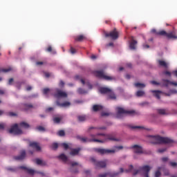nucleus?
Returning a JSON list of instances; mask_svg holds the SVG:
<instances>
[{
    "label": "nucleus",
    "mask_w": 177,
    "mask_h": 177,
    "mask_svg": "<svg viewBox=\"0 0 177 177\" xmlns=\"http://www.w3.org/2000/svg\"><path fill=\"white\" fill-rule=\"evenodd\" d=\"M61 146H62V147H63L65 150H67V149L70 147V145H68L66 144V143H62V144H61Z\"/></svg>",
    "instance_id": "obj_38"
},
{
    "label": "nucleus",
    "mask_w": 177,
    "mask_h": 177,
    "mask_svg": "<svg viewBox=\"0 0 177 177\" xmlns=\"http://www.w3.org/2000/svg\"><path fill=\"white\" fill-rule=\"evenodd\" d=\"M127 114H129V115H133L135 112L134 111L125 110L122 107L116 108V118H122V117H124V115H127Z\"/></svg>",
    "instance_id": "obj_5"
},
{
    "label": "nucleus",
    "mask_w": 177,
    "mask_h": 177,
    "mask_svg": "<svg viewBox=\"0 0 177 177\" xmlns=\"http://www.w3.org/2000/svg\"><path fill=\"white\" fill-rule=\"evenodd\" d=\"M167 151V149L165 148L159 149L158 150V153H164V151Z\"/></svg>",
    "instance_id": "obj_46"
},
{
    "label": "nucleus",
    "mask_w": 177,
    "mask_h": 177,
    "mask_svg": "<svg viewBox=\"0 0 177 177\" xmlns=\"http://www.w3.org/2000/svg\"><path fill=\"white\" fill-rule=\"evenodd\" d=\"M58 136H64V131L61 130L57 132Z\"/></svg>",
    "instance_id": "obj_42"
},
{
    "label": "nucleus",
    "mask_w": 177,
    "mask_h": 177,
    "mask_svg": "<svg viewBox=\"0 0 177 177\" xmlns=\"http://www.w3.org/2000/svg\"><path fill=\"white\" fill-rule=\"evenodd\" d=\"M36 64H37V66H39V65H41V64H44V63H43L42 62H37L36 63Z\"/></svg>",
    "instance_id": "obj_61"
},
{
    "label": "nucleus",
    "mask_w": 177,
    "mask_h": 177,
    "mask_svg": "<svg viewBox=\"0 0 177 177\" xmlns=\"http://www.w3.org/2000/svg\"><path fill=\"white\" fill-rule=\"evenodd\" d=\"M129 149H131V150L136 154H142V153H143V148L140 145H132L129 147Z\"/></svg>",
    "instance_id": "obj_10"
},
{
    "label": "nucleus",
    "mask_w": 177,
    "mask_h": 177,
    "mask_svg": "<svg viewBox=\"0 0 177 177\" xmlns=\"http://www.w3.org/2000/svg\"><path fill=\"white\" fill-rule=\"evenodd\" d=\"M1 71L2 73H9V71H12V68L10 67V68H3V69H1Z\"/></svg>",
    "instance_id": "obj_37"
},
{
    "label": "nucleus",
    "mask_w": 177,
    "mask_h": 177,
    "mask_svg": "<svg viewBox=\"0 0 177 177\" xmlns=\"http://www.w3.org/2000/svg\"><path fill=\"white\" fill-rule=\"evenodd\" d=\"M35 162H36L37 165H41V167L46 165V162L42 159L37 158L35 160Z\"/></svg>",
    "instance_id": "obj_21"
},
{
    "label": "nucleus",
    "mask_w": 177,
    "mask_h": 177,
    "mask_svg": "<svg viewBox=\"0 0 177 177\" xmlns=\"http://www.w3.org/2000/svg\"><path fill=\"white\" fill-rule=\"evenodd\" d=\"M57 104L59 107H70V106H71V103L70 102H65L63 103H60L59 102V101H57Z\"/></svg>",
    "instance_id": "obj_19"
},
{
    "label": "nucleus",
    "mask_w": 177,
    "mask_h": 177,
    "mask_svg": "<svg viewBox=\"0 0 177 177\" xmlns=\"http://www.w3.org/2000/svg\"><path fill=\"white\" fill-rule=\"evenodd\" d=\"M99 92L100 93H106V95H108L109 99L115 100L116 98L115 95L114 94L113 91H111V89L109 88L101 87L99 88Z\"/></svg>",
    "instance_id": "obj_6"
},
{
    "label": "nucleus",
    "mask_w": 177,
    "mask_h": 177,
    "mask_svg": "<svg viewBox=\"0 0 177 177\" xmlns=\"http://www.w3.org/2000/svg\"><path fill=\"white\" fill-rule=\"evenodd\" d=\"M92 161H93V162H94V164H95V165H96V167H98L100 168H104V167H106V165H107V163L109 162L108 160H103V161L97 162L95 159H92Z\"/></svg>",
    "instance_id": "obj_12"
},
{
    "label": "nucleus",
    "mask_w": 177,
    "mask_h": 177,
    "mask_svg": "<svg viewBox=\"0 0 177 177\" xmlns=\"http://www.w3.org/2000/svg\"><path fill=\"white\" fill-rule=\"evenodd\" d=\"M95 74L99 78H102L103 80H106V81H113V80H115V77L106 75V74H104V73L102 71H95Z\"/></svg>",
    "instance_id": "obj_8"
},
{
    "label": "nucleus",
    "mask_w": 177,
    "mask_h": 177,
    "mask_svg": "<svg viewBox=\"0 0 177 177\" xmlns=\"http://www.w3.org/2000/svg\"><path fill=\"white\" fill-rule=\"evenodd\" d=\"M59 86H64V82H63V81H61L60 82H59Z\"/></svg>",
    "instance_id": "obj_57"
},
{
    "label": "nucleus",
    "mask_w": 177,
    "mask_h": 177,
    "mask_svg": "<svg viewBox=\"0 0 177 177\" xmlns=\"http://www.w3.org/2000/svg\"><path fill=\"white\" fill-rule=\"evenodd\" d=\"M163 75H166V77H171L172 75V73H171V72L168 71H165L162 73Z\"/></svg>",
    "instance_id": "obj_36"
},
{
    "label": "nucleus",
    "mask_w": 177,
    "mask_h": 177,
    "mask_svg": "<svg viewBox=\"0 0 177 177\" xmlns=\"http://www.w3.org/2000/svg\"><path fill=\"white\" fill-rule=\"evenodd\" d=\"M99 176H100V177H106V176H107V174H100Z\"/></svg>",
    "instance_id": "obj_56"
},
{
    "label": "nucleus",
    "mask_w": 177,
    "mask_h": 177,
    "mask_svg": "<svg viewBox=\"0 0 177 177\" xmlns=\"http://www.w3.org/2000/svg\"><path fill=\"white\" fill-rule=\"evenodd\" d=\"M57 147H59V145L57 143H53L51 145V149H53V150H56Z\"/></svg>",
    "instance_id": "obj_40"
},
{
    "label": "nucleus",
    "mask_w": 177,
    "mask_h": 177,
    "mask_svg": "<svg viewBox=\"0 0 177 177\" xmlns=\"http://www.w3.org/2000/svg\"><path fill=\"white\" fill-rule=\"evenodd\" d=\"M71 165L72 167H75V166H77V165H80V164H78V162H71Z\"/></svg>",
    "instance_id": "obj_47"
},
{
    "label": "nucleus",
    "mask_w": 177,
    "mask_h": 177,
    "mask_svg": "<svg viewBox=\"0 0 177 177\" xmlns=\"http://www.w3.org/2000/svg\"><path fill=\"white\" fill-rule=\"evenodd\" d=\"M122 149H124V147L122 146H115L110 149H98L97 151L98 153H100V154H115V153H118V151H120V150H122Z\"/></svg>",
    "instance_id": "obj_3"
},
{
    "label": "nucleus",
    "mask_w": 177,
    "mask_h": 177,
    "mask_svg": "<svg viewBox=\"0 0 177 177\" xmlns=\"http://www.w3.org/2000/svg\"><path fill=\"white\" fill-rule=\"evenodd\" d=\"M30 127L28 123L22 122L19 124H14L9 130V132L12 133V135H21L23 133L22 129H28Z\"/></svg>",
    "instance_id": "obj_2"
},
{
    "label": "nucleus",
    "mask_w": 177,
    "mask_h": 177,
    "mask_svg": "<svg viewBox=\"0 0 177 177\" xmlns=\"http://www.w3.org/2000/svg\"><path fill=\"white\" fill-rule=\"evenodd\" d=\"M82 39H85V36H84V35H79L75 39L76 41H82Z\"/></svg>",
    "instance_id": "obj_35"
},
{
    "label": "nucleus",
    "mask_w": 177,
    "mask_h": 177,
    "mask_svg": "<svg viewBox=\"0 0 177 177\" xmlns=\"http://www.w3.org/2000/svg\"><path fill=\"white\" fill-rule=\"evenodd\" d=\"M125 78H126L127 80H130V79H131L130 75H126Z\"/></svg>",
    "instance_id": "obj_59"
},
{
    "label": "nucleus",
    "mask_w": 177,
    "mask_h": 177,
    "mask_svg": "<svg viewBox=\"0 0 177 177\" xmlns=\"http://www.w3.org/2000/svg\"><path fill=\"white\" fill-rule=\"evenodd\" d=\"M47 51H48V52H52V47H51V46H49V47L47 48Z\"/></svg>",
    "instance_id": "obj_60"
},
{
    "label": "nucleus",
    "mask_w": 177,
    "mask_h": 177,
    "mask_svg": "<svg viewBox=\"0 0 177 177\" xmlns=\"http://www.w3.org/2000/svg\"><path fill=\"white\" fill-rule=\"evenodd\" d=\"M136 96H138V97H142V96H145V91H138L136 93Z\"/></svg>",
    "instance_id": "obj_32"
},
{
    "label": "nucleus",
    "mask_w": 177,
    "mask_h": 177,
    "mask_svg": "<svg viewBox=\"0 0 177 177\" xmlns=\"http://www.w3.org/2000/svg\"><path fill=\"white\" fill-rule=\"evenodd\" d=\"M4 113L5 112L3 111L0 110V115H3Z\"/></svg>",
    "instance_id": "obj_63"
},
{
    "label": "nucleus",
    "mask_w": 177,
    "mask_h": 177,
    "mask_svg": "<svg viewBox=\"0 0 177 177\" xmlns=\"http://www.w3.org/2000/svg\"><path fill=\"white\" fill-rule=\"evenodd\" d=\"M137 44H138V41L133 39V37H131L129 42V49H131V50H135V49H136Z\"/></svg>",
    "instance_id": "obj_14"
},
{
    "label": "nucleus",
    "mask_w": 177,
    "mask_h": 177,
    "mask_svg": "<svg viewBox=\"0 0 177 177\" xmlns=\"http://www.w3.org/2000/svg\"><path fill=\"white\" fill-rule=\"evenodd\" d=\"M43 93H44V95H46V96H48V95H49V93H50V89H49V88H44L43 90Z\"/></svg>",
    "instance_id": "obj_34"
},
{
    "label": "nucleus",
    "mask_w": 177,
    "mask_h": 177,
    "mask_svg": "<svg viewBox=\"0 0 177 177\" xmlns=\"http://www.w3.org/2000/svg\"><path fill=\"white\" fill-rule=\"evenodd\" d=\"M3 128H5V124L1 123L0 124V129H3Z\"/></svg>",
    "instance_id": "obj_52"
},
{
    "label": "nucleus",
    "mask_w": 177,
    "mask_h": 177,
    "mask_svg": "<svg viewBox=\"0 0 177 177\" xmlns=\"http://www.w3.org/2000/svg\"><path fill=\"white\" fill-rule=\"evenodd\" d=\"M37 131H39L40 132H42V131H45V129L43 127H37Z\"/></svg>",
    "instance_id": "obj_44"
},
{
    "label": "nucleus",
    "mask_w": 177,
    "mask_h": 177,
    "mask_svg": "<svg viewBox=\"0 0 177 177\" xmlns=\"http://www.w3.org/2000/svg\"><path fill=\"white\" fill-rule=\"evenodd\" d=\"M158 35H166L167 37V32H165V30H161L160 32H158Z\"/></svg>",
    "instance_id": "obj_41"
},
{
    "label": "nucleus",
    "mask_w": 177,
    "mask_h": 177,
    "mask_svg": "<svg viewBox=\"0 0 177 177\" xmlns=\"http://www.w3.org/2000/svg\"><path fill=\"white\" fill-rule=\"evenodd\" d=\"M151 92L156 99H160V96L162 95V92L160 91H151Z\"/></svg>",
    "instance_id": "obj_26"
},
{
    "label": "nucleus",
    "mask_w": 177,
    "mask_h": 177,
    "mask_svg": "<svg viewBox=\"0 0 177 177\" xmlns=\"http://www.w3.org/2000/svg\"><path fill=\"white\" fill-rule=\"evenodd\" d=\"M109 115H110V113H107V112H103V113H102V117H107V116H109Z\"/></svg>",
    "instance_id": "obj_49"
},
{
    "label": "nucleus",
    "mask_w": 177,
    "mask_h": 177,
    "mask_svg": "<svg viewBox=\"0 0 177 177\" xmlns=\"http://www.w3.org/2000/svg\"><path fill=\"white\" fill-rule=\"evenodd\" d=\"M149 139L152 140L153 143H171L172 140L168 138L161 137L160 136H149Z\"/></svg>",
    "instance_id": "obj_4"
},
{
    "label": "nucleus",
    "mask_w": 177,
    "mask_h": 177,
    "mask_svg": "<svg viewBox=\"0 0 177 177\" xmlns=\"http://www.w3.org/2000/svg\"><path fill=\"white\" fill-rule=\"evenodd\" d=\"M55 92L56 93L54 94L55 97H56V99H62V98H64V97H67V93L59 90V89H55Z\"/></svg>",
    "instance_id": "obj_9"
},
{
    "label": "nucleus",
    "mask_w": 177,
    "mask_h": 177,
    "mask_svg": "<svg viewBox=\"0 0 177 177\" xmlns=\"http://www.w3.org/2000/svg\"><path fill=\"white\" fill-rule=\"evenodd\" d=\"M88 120V116L85 115H82L78 116V120L82 122V121H86Z\"/></svg>",
    "instance_id": "obj_30"
},
{
    "label": "nucleus",
    "mask_w": 177,
    "mask_h": 177,
    "mask_svg": "<svg viewBox=\"0 0 177 177\" xmlns=\"http://www.w3.org/2000/svg\"><path fill=\"white\" fill-rule=\"evenodd\" d=\"M30 147L31 149H33L34 150H36L37 151H39L41 150V147H39V145L38 143L32 142L29 144Z\"/></svg>",
    "instance_id": "obj_17"
},
{
    "label": "nucleus",
    "mask_w": 177,
    "mask_h": 177,
    "mask_svg": "<svg viewBox=\"0 0 177 177\" xmlns=\"http://www.w3.org/2000/svg\"><path fill=\"white\" fill-rule=\"evenodd\" d=\"M134 86H136V88H138L140 89H142L143 88H145L146 86V84H143V83H135L134 84Z\"/></svg>",
    "instance_id": "obj_29"
},
{
    "label": "nucleus",
    "mask_w": 177,
    "mask_h": 177,
    "mask_svg": "<svg viewBox=\"0 0 177 177\" xmlns=\"http://www.w3.org/2000/svg\"><path fill=\"white\" fill-rule=\"evenodd\" d=\"M25 110H28V109H31L32 105L31 104H24Z\"/></svg>",
    "instance_id": "obj_39"
},
{
    "label": "nucleus",
    "mask_w": 177,
    "mask_h": 177,
    "mask_svg": "<svg viewBox=\"0 0 177 177\" xmlns=\"http://www.w3.org/2000/svg\"><path fill=\"white\" fill-rule=\"evenodd\" d=\"M102 129H106V127H90L88 129V132H90L89 138L82 137L80 138V140L83 143H88V142L104 143L106 140H114L115 142H119L120 139H116L113 135L97 133L99 131Z\"/></svg>",
    "instance_id": "obj_1"
},
{
    "label": "nucleus",
    "mask_w": 177,
    "mask_h": 177,
    "mask_svg": "<svg viewBox=\"0 0 177 177\" xmlns=\"http://www.w3.org/2000/svg\"><path fill=\"white\" fill-rule=\"evenodd\" d=\"M131 129H135L137 131H142L143 129H147V131H150L149 129H146L145 127L142 126H130Z\"/></svg>",
    "instance_id": "obj_20"
},
{
    "label": "nucleus",
    "mask_w": 177,
    "mask_h": 177,
    "mask_svg": "<svg viewBox=\"0 0 177 177\" xmlns=\"http://www.w3.org/2000/svg\"><path fill=\"white\" fill-rule=\"evenodd\" d=\"M12 82H13V79L12 78L9 80V81H8L9 85H12Z\"/></svg>",
    "instance_id": "obj_58"
},
{
    "label": "nucleus",
    "mask_w": 177,
    "mask_h": 177,
    "mask_svg": "<svg viewBox=\"0 0 177 177\" xmlns=\"http://www.w3.org/2000/svg\"><path fill=\"white\" fill-rule=\"evenodd\" d=\"M114 44L113 42L109 43V44L106 45V46H113Z\"/></svg>",
    "instance_id": "obj_62"
},
{
    "label": "nucleus",
    "mask_w": 177,
    "mask_h": 177,
    "mask_svg": "<svg viewBox=\"0 0 177 177\" xmlns=\"http://www.w3.org/2000/svg\"><path fill=\"white\" fill-rule=\"evenodd\" d=\"M77 92L78 93H80V95H85V93H88V91H85L82 88H79L77 90Z\"/></svg>",
    "instance_id": "obj_33"
},
{
    "label": "nucleus",
    "mask_w": 177,
    "mask_h": 177,
    "mask_svg": "<svg viewBox=\"0 0 177 177\" xmlns=\"http://www.w3.org/2000/svg\"><path fill=\"white\" fill-rule=\"evenodd\" d=\"M151 84H152L153 85H160V83H158V82H156V81H152V82H151Z\"/></svg>",
    "instance_id": "obj_51"
},
{
    "label": "nucleus",
    "mask_w": 177,
    "mask_h": 177,
    "mask_svg": "<svg viewBox=\"0 0 177 177\" xmlns=\"http://www.w3.org/2000/svg\"><path fill=\"white\" fill-rule=\"evenodd\" d=\"M150 169H151V167L149 166H143L140 169V170L136 171V172H134V175L142 174L145 177H149V172L150 171Z\"/></svg>",
    "instance_id": "obj_7"
},
{
    "label": "nucleus",
    "mask_w": 177,
    "mask_h": 177,
    "mask_svg": "<svg viewBox=\"0 0 177 177\" xmlns=\"http://www.w3.org/2000/svg\"><path fill=\"white\" fill-rule=\"evenodd\" d=\"M19 168L21 169H25V171H27V172H28V174H29V175H34L37 173V171H35L32 169L28 168L26 166H21Z\"/></svg>",
    "instance_id": "obj_16"
},
{
    "label": "nucleus",
    "mask_w": 177,
    "mask_h": 177,
    "mask_svg": "<svg viewBox=\"0 0 177 177\" xmlns=\"http://www.w3.org/2000/svg\"><path fill=\"white\" fill-rule=\"evenodd\" d=\"M75 78L77 80H80V81L82 82V84L83 85L86 86L88 89H92V84H91V83H89V81H88L86 80H84V79L81 78V77H80V76H76Z\"/></svg>",
    "instance_id": "obj_13"
},
{
    "label": "nucleus",
    "mask_w": 177,
    "mask_h": 177,
    "mask_svg": "<svg viewBox=\"0 0 177 177\" xmlns=\"http://www.w3.org/2000/svg\"><path fill=\"white\" fill-rule=\"evenodd\" d=\"M162 85H163V86H168V85H174V86H177V82H171L168 80H162Z\"/></svg>",
    "instance_id": "obj_15"
},
{
    "label": "nucleus",
    "mask_w": 177,
    "mask_h": 177,
    "mask_svg": "<svg viewBox=\"0 0 177 177\" xmlns=\"http://www.w3.org/2000/svg\"><path fill=\"white\" fill-rule=\"evenodd\" d=\"M161 176V172L159 170L156 171L155 173V177H160Z\"/></svg>",
    "instance_id": "obj_43"
},
{
    "label": "nucleus",
    "mask_w": 177,
    "mask_h": 177,
    "mask_svg": "<svg viewBox=\"0 0 177 177\" xmlns=\"http://www.w3.org/2000/svg\"><path fill=\"white\" fill-rule=\"evenodd\" d=\"M44 75L46 77V78H49L50 77V74L48 72H44Z\"/></svg>",
    "instance_id": "obj_45"
},
{
    "label": "nucleus",
    "mask_w": 177,
    "mask_h": 177,
    "mask_svg": "<svg viewBox=\"0 0 177 177\" xmlns=\"http://www.w3.org/2000/svg\"><path fill=\"white\" fill-rule=\"evenodd\" d=\"M162 161H163V162H165L168 161V158H167V157L162 158Z\"/></svg>",
    "instance_id": "obj_54"
},
{
    "label": "nucleus",
    "mask_w": 177,
    "mask_h": 177,
    "mask_svg": "<svg viewBox=\"0 0 177 177\" xmlns=\"http://www.w3.org/2000/svg\"><path fill=\"white\" fill-rule=\"evenodd\" d=\"M171 167H177V162H170Z\"/></svg>",
    "instance_id": "obj_50"
},
{
    "label": "nucleus",
    "mask_w": 177,
    "mask_h": 177,
    "mask_svg": "<svg viewBox=\"0 0 177 177\" xmlns=\"http://www.w3.org/2000/svg\"><path fill=\"white\" fill-rule=\"evenodd\" d=\"M105 37H110L111 39H118V32H117V29H114L111 31L109 33L106 32Z\"/></svg>",
    "instance_id": "obj_11"
},
{
    "label": "nucleus",
    "mask_w": 177,
    "mask_h": 177,
    "mask_svg": "<svg viewBox=\"0 0 177 177\" xmlns=\"http://www.w3.org/2000/svg\"><path fill=\"white\" fill-rule=\"evenodd\" d=\"M143 48H144V49H149V48H150V46L147 44H144Z\"/></svg>",
    "instance_id": "obj_53"
},
{
    "label": "nucleus",
    "mask_w": 177,
    "mask_h": 177,
    "mask_svg": "<svg viewBox=\"0 0 177 177\" xmlns=\"http://www.w3.org/2000/svg\"><path fill=\"white\" fill-rule=\"evenodd\" d=\"M158 66H161V67H165V68H168L169 66V63L164 61L163 59H158L157 61Z\"/></svg>",
    "instance_id": "obj_18"
},
{
    "label": "nucleus",
    "mask_w": 177,
    "mask_h": 177,
    "mask_svg": "<svg viewBox=\"0 0 177 177\" xmlns=\"http://www.w3.org/2000/svg\"><path fill=\"white\" fill-rule=\"evenodd\" d=\"M80 151H81L80 148L71 149V151L70 152V155L71 156H77V154H78V153H80Z\"/></svg>",
    "instance_id": "obj_24"
},
{
    "label": "nucleus",
    "mask_w": 177,
    "mask_h": 177,
    "mask_svg": "<svg viewBox=\"0 0 177 177\" xmlns=\"http://www.w3.org/2000/svg\"><path fill=\"white\" fill-rule=\"evenodd\" d=\"M158 114H160V115H167L168 114V111L165 109H158Z\"/></svg>",
    "instance_id": "obj_27"
},
{
    "label": "nucleus",
    "mask_w": 177,
    "mask_h": 177,
    "mask_svg": "<svg viewBox=\"0 0 177 177\" xmlns=\"http://www.w3.org/2000/svg\"><path fill=\"white\" fill-rule=\"evenodd\" d=\"M70 51H71V53L72 54V55H74L75 53H76V50H75V49H74V48H71V50H70Z\"/></svg>",
    "instance_id": "obj_48"
},
{
    "label": "nucleus",
    "mask_w": 177,
    "mask_h": 177,
    "mask_svg": "<svg viewBox=\"0 0 177 177\" xmlns=\"http://www.w3.org/2000/svg\"><path fill=\"white\" fill-rule=\"evenodd\" d=\"M167 37L170 39H177V35L176 33H175V32H171L169 33H167Z\"/></svg>",
    "instance_id": "obj_22"
},
{
    "label": "nucleus",
    "mask_w": 177,
    "mask_h": 177,
    "mask_svg": "<svg viewBox=\"0 0 177 177\" xmlns=\"http://www.w3.org/2000/svg\"><path fill=\"white\" fill-rule=\"evenodd\" d=\"M31 89H32V87L31 86H28L26 87V91H31Z\"/></svg>",
    "instance_id": "obj_55"
},
{
    "label": "nucleus",
    "mask_w": 177,
    "mask_h": 177,
    "mask_svg": "<svg viewBox=\"0 0 177 177\" xmlns=\"http://www.w3.org/2000/svg\"><path fill=\"white\" fill-rule=\"evenodd\" d=\"M93 111H100L101 110H103V106L101 105H94L93 106Z\"/></svg>",
    "instance_id": "obj_28"
},
{
    "label": "nucleus",
    "mask_w": 177,
    "mask_h": 177,
    "mask_svg": "<svg viewBox=\"0 0 177 177\" xmlns=\"http://www.w3.org/2000/svg\"><path fill=\"white\" fill-rule=\"evenodd\" d=\"M60 121H62V117L55 116L53 118V122H55V124H59Z\"/></svg>",
    "instance_id": "obj_31"
},
{
    "label": "nucleus",
    "mask_w": 177,
    "mask_h": 177,
    "mask_svg": "<svg viewBox=\"0 0 177 177\" xmlns=\"http://www.w3.org/2000/svg\"><path fill=\"white\" fill-rule=\"evenodd\" d=\"M58 158H59V160H62V161H63L64 162H68V158L64 153H62L61 155H59L58 156Z\"/></svg>",
    "instance_id": "obj_23"
},
{
    "label": "nucleus",
    "mask_w": 177,
    "mask_h": 177,
    "mask_svg": "<svg viewBox=\"0 0 177 177\" xmlns=\"http://www.w3.org/2000/svg\"><path fill=\"white\" fill-rule=\"evenodd\" d=\"M25 158H26V151H21L20 155L15 157L17 160H24Z\"/></svg>",
    "instance_id": "obj_25"
},
{
    "label": "nucleus",
    "mask_w": 177,
    "mask_h": 177,
    "mask_svg": "<svg viewBox=\"0 0 177 177\" xmlns=\"http://www.w3.org/2000/svg\"><path fill=\"white\" fill-rule=\"evenodd\" d=\"M171 92L172 93H177L176 90H172V91H171Z\"/></svg>",
    "instance_id": "obj_64"
}]
</instances>
